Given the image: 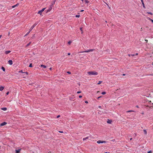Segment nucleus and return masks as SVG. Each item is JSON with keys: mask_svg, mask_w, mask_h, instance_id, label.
Here are the masks:
<instances>
[{"mask_svg": "<svg viewBox=\"0 0 153 153\" xmlns=\"http://www.w3.org/2000/svg\"><path fill=\"white\" fill-rule=\"evenodd\" d=\"M41 67H42L44 68H46V66L44 65H41Z\"/></svg>", "mask_w": 153, "mask_h": 153, "instance_id": "ddd939ff", "label": "nucleus"}, {"mask_svg": "<svg viewBox=\"0 0 153 153\" xmlns=\"http://www.w3.org/2000/svg\"><path fill=\"white\" fill-rule=\"evenodd\" d=\"M59 132H60V133H63V131H59Z\"/></svg>", "mask_w": 153, "mask_h": 153, "instance_id": "a18cd8bd", "label": "nucleus"}, {"mask_svg": "<svg viewBox=\"0 0 153 153\" xmlns=\"http://www.w3.org/2000/svg\"><path fill=\"white\" fill-rule=\"evenodd\" d=\"M1 109L2 110H3L4 111H5L7 110V108H1Z\"/></svg>", "mask_w": 153, "mask_h": 153, "instance_id": "2eb2a0df", "label": "nucleus"}, {"mask_svg": "<svg viewBox=\"0 0 153 153\" xmlns=\"http://www.w3.org/2000/svg\"><path fill=\"white\" fill-rule=\"evenodd\" d=\"M131 56H134V54H131Z\"/></svg>", "mask_w": 153, "mask_h": 153, "instance_id": "49530a36", "label": "nucleus"}, {"mask_svg": "<svg viewBox=\"0 0 153 153\" xmlns=\"http://www.w3.org/2000/svg\"><path fill=\"white\" fill-rule=\"evenodd\" d=\"M85 102L86 103H88V102L87 101H85Z\"/></svg>", "mask_w": 153, "mask_h": 153, "instance_id": "a19ab883", "label": "nucleus"}, {"mask_svg": "<svg viewBox=\"0 0 153 153\" xmlns=\"http://www.w3.org/2000/svg\"><path fill=\"white\" fill-rule=\"evenodd\" d=\"M1 36H2V35H0V38H1Z\"/></svg>", "mask_w": 153, "mask_h": 153, "instance_id": "864d4df0", "label": "nucleus"}, {"mask_svg": "<svg viewBox=\"0 0 153 153\" xmlns=\"http://www.w3.org/2000/svg\"><path fill=\"white\" fill-rule=\"evenodd\" d=\"M82 97V96L81 95H79V98H81Z\"/></svg>", "mask_w": 153, "mask_h": 153, "instance_id": "58836bf2", "label": "nucleus"}, {"mask_svg": "<svg viewBox=\"0 0 153 153\" xmlns=\"http://www.w3.org/2000/svg\"><path fill=\"white\" fill-rule=\"evenodd\" d=\"M10 52H11V51H6L5 52V54H8V53H9Z\"/></svg>", "mask_w": 153, "mask_h": 153, "instance_id": "6e6552de", "label": "nucleus"}, {"mask_svg": "<svg viewBox=\"0 0 153 153\" xmlns=\"http://www.w3.org/2000/svg\"><path fill=\"white\" fill-rule=\"evenodd\" d=\"M9 94V92H7V93H6V95H7Z\"/></svg>", "mask_w": 153, "mask_h": 153, "instance_id": "79ce46f5", "label": "nucleus"}, {"mask_svg": "<svg viewBox=\"0 0 153 153\" xmlns=\"http://www.w3.org/2000/svg\"><path fill=\"white\" fill-rule=\"evenodd\" d=\"M150 20L152 22V23H153V20L151 19L150 18H149Z\"/></svg>", "mask_w": 153, "mask_h": 153, "instance_id": "2f4dec72", "label": "nucleus"}, {"mask_svg": "<svg viewBox=\"0 0 153 153\" xmlns=\"http://www.w3.org/2000/svg\"><path fill=\"white\" fill-rule=\"evenodd\" d=\"M31 31H30H30H28L25 35V36H26L28 34L30 33V32Z\"/></svg>", "mask_w": 153, "mask_h": 153, "instance_id": "aec40b11", "label": "nucleus"}, {"mask_svg": "<svg viewBox=\"0 0 153 153\" xmlns=\"http://www.w3.org/2000/svg\"><path fill=\"white\" fill-rule=\"evenodd\" d=\"M85 2L86 4H88L89 3V1L88 0H85Z\"/></svg>", "mask_w": 153, "mask_h": 153, "instance_id": "4468645a", "label": "nucleus"}, {"mask_svg": "<svg viewBox=\"0 0 153 153\" xmlns=\"http://www.w3.org/2000/svg\"><path fill=\"white\" fill-rule=\"evenodd\" d=\"M56 0H53V3L52 4V5H53L55 4V2H56Z\"/></svg>", "mask_w": 153, "mask_h": 153, "instance_id": "412c9836", "label": "nucleus"}, {"mask_svg": "<svg viewBox=\"0 0 153 153\" xmlns=\"http://www.w3.org/2000/svg\"><path fill=\"white\" fill-rule=\"evenodd\" d=\"M94 49H89V50H88L87 51H84L83 52H86V53H88V52H92V51H94Z\"/></svg>", "mask_w": 153, "mask_h": 153, "instance_id": "7ed1b4c3", "label": "nucleus"}, {"mask_svg": "<svg viewBox=\"0 0 153 153\" xmlns=\"http://www.w3.org/2000/svg\"><path fill=\"white\" fill-rule=\"evenodd\" d=\"M136 107H137V108H138V107H138V106H137H137H136Z\"/></svg>", "mask_w": 153, "mask_h": 153, "instance_id": "6e6d98bb", "label": "nucleus"}, {"mask_svg": "<svg viewBox=\"0 0 153 153\" xmlns=\"http://www.w3.org/2000/svg\"><path fill=\"white\" fill-rule=\"evenodd\" d=\"M145 41L146 42H148V40L147 39H145Z\"/></svg>", "mask_w": 153, "mask_h": 153, "instance_id": "8fccbe9b", "label": "nucleus"}, {"mask_svg": "<svg viewBox=\"0 0 153 153\" xmlns=\"http://www.w3.org/2000/svg\"><path fill=\"white\" fill-rule=\"evenodd\" d=\"M70 54H71V53H68V55H70Z\"/></svg>", "mask_w": 153, "mask_h": 153, "instance_id": "de8ad7c7", "label": "nucleus"}, {"mask_svg": "<svg viewBox=\"0 0 153 153\" xmlns=\"http://www.w3.org/2000/svg\"><path fill=\"white\" fill-rule=\"evenodd\" d=\"M87 73L90 75H97L98 74V73L95 71H89Z\"/></svg>", "mask_w": 153, "mask_h": 153, "instance_id": "f257e3e1", "label": "nucleus"}, {"mask_svg": "<svg viewBox=\"0 0 153 153\" xmlns=\"http://www.w3.org/2000/svg\"><path fill=\"white\" fill-rule=\"evenodd\" d=\"M152 152V151H150L148 152L147 153H151Z\"/></svg>", "mask_w": 153, "mask_h": 153, "instance_id": "473e14b6", "label": "nucleus"}, {"mask_svg": "<svg viewBox=\"0 0 153 153\" xmlns=\"http://www.w3.org/2000/svg\"><path fill=\"white\" fill-rule=\"evenodd\" d=\"M141 0V2L142 3V4H143V7H144V8H145V5L143 1V0Z\"/></svg>", "mask_w": 153, "mask_h": 153, "instance_id": "9d476101", "label": "nucleus"}, {"mask_svg": "<svg viewBox=\"0 0 153 153\" xmlns=\"http://www.w3.org/2000/svg\"><path fill=\"white\" fill-rule=\"evenodd\" d=\"M112 122V121L111 120H109V119H108L107 121V123H108L111 124Z\"/></svg>", "mask_w": 153, "mask_h": 153, "instance_id": "1a4fd4ad", "label": "nucleus"}, {"mask_svg": "<svg viewBox=\"0 0 153 153\" xmlns=\"http://www.w3.org/2000/svg\"><path fill=\"white\" fill-rule=\"evenodd\" d=\"M24 73H25L26 74V75H28V73L27 72H24Z\"/></svg>", "mask_w": 153, "mask_h": 153, "instance_id": "c85d7f7f", "label": "nucleus"}, {"mask_svg": "<svg viewBox=\"0 0 153 153\" xmlns=\"http://www.w3.org/2000/svg\"><path fill=\"white\" fill-rule=\"evenodd\" d=\"M107 153V152H105L104 153Z\"/></svg>", "mask_w": 153, "mask_h": 153, "instance_id": "0e129e2a", "label": "nucleus"}, {"mask_svg": "<svg viewBox=\"0 0 153 153\" xmlns=\"http://www.w3.org/2000/svg\"><path fill=\"white\" fill-rule=\"evenodd\" d=\"M16 7V6H15V5H14V6H13L12 7L13 8H14V7Z\"/></svg>", "mask_w": 153, "mask_h": 153, "instance_id": "c03bdc74", "label": "nucleus"}, {"mask_svg": "<svg viewBox=\"0 0 153 153\" xmlns=\"http://www.w3.org/2000/svg\"><path fill=\"white\" fill-rule=\"evenodd\" d=\"M32 67V64L31 63L29 65V67Z\"/></svg>", "mask_w": 153, "mask_h": 153, "instance_id": "a878e982", "label": "nucleus"}, {"mask_svg": "<svg viewBox=\"0 0 153 153\" xmlns=\"http://www.w3.org/2000/svg\"><path fill=\"white\" fill-rule=\"evenodd\" d=\"M88 137H87L85 138H83V140H86V139H88Z\"/></svg>", "mask_w": 153, "mask_h": 153, "instance_id": "dca6fc26", "label": "nucleus"}, {"mask_svg": "<svg viewBox=\"0 0 153 153\" xmlns=\"http://www.w3.org/2000/svg\"><path fill=\"white\" fill-rule=\"evenodd\" d=\"M9 64L10 65H12L13 64V61L11 60H10L8 61Z\"/></svg>", "mask_w": 153, "mask_h": 153, "instance_id": "0eeeda50", "label": "nucleus"}, {"mask_svg": "<svg viewBox=\"0 0 153 153\" xmlns=\"http://www.w3.org/2000/svg\"><path fill=\"white\" fill-rule=\"evenodd\" d=\"M67 73L69 74H71V72H70V71H67Z\"/></svg>", "mask_w": 153, "mask_h": 153, "instance_id": "c9c22d12", "label": "nucleus"}, {"mask_svg": "<svg viewBox=\"0 0 153 153\" xmlns=\"http://www.w3.org/2000/svg\"><path fill=\"white\" fill-rule=\"evenodd\" d=\"M80 29L81 30V31L82 32V27H81V28H80Z\"/></svg>", "mask_w": 153, "mask_h": 153, "instance_id": "72a5a7b5", "label": "nucleus"}, {"mask_svg": "<svg viewBox=\"0 0 153 153\" xmlns=\"http://www.w3.org/2000/svg\"><path fill=\"white\" fill-rule=\"evenodd\" d=\"M81 92V91H79L77 92V94H79V93H80Z\"/></svg>", "mask_w": 153, "mask_h": 153, "instance_id": "ea45409f", "label": "nucleus"}, {"mask_svg": "<svg viewBox=\"0 0 153 153\" xmlns=\"http://www.w3.org/2000/svg\"><path fill=\"white\" fill-rule=\"evenodd\" d=\"M81 1H83V0H81Z\"/></svg>", "mask_w": 153, "mask_h": 153, "instance_id": "680f3d73", "label": "nucleus"}, {"mask_svg": "<svg viewBox=\"0 0 153 153\" xmlns=\"http://www.w3.org/2000/svg\"><path fill=\"white\" fill-rule=\"evenodd\" d=\"M101 96H100L99 97H98V98H97V99H99V98H101Z\"/></svg>", "mask_w": 153, "mask_h": 153, "instance_id": "09e8293b", "label": "nucleus"}, {"mask_svg": "<svg viewBox=\"0 0 153 153\" xmlns=\"http://www.w3.org/2000/svg\"><path fill=\"white\" fill-rule=\"evenodd\" d=\"M134 137H136V136H137V134H136V133H134Z\"/></svg>", "mask_w": 153, "mask_h": 153, "instance_id": "4c0bfd02", "label": "nucleus"}, {"mask_svg": "<svg viewBox=\"0 0 153 153\" xmlns=\"http://www.w3.org/2000/svg\"><path fill=\"white\" fill-rule=\"evenodd\" d=\"M138 54V53H136V55H137Z\"/></svg>", "mask_w": 153, "mask_h": 153, "instance_id": "13d9d810", "label": "nucleus"}, {"mask_svg": "<svg viewBox=\"0 0 153 153\" xmlns=\"http://www.w3.org/2000/svg\"><path fill=\"white\" fill-rule=\"evenodd\" d=\"M106 94V92L105 91L102 92V94L103 95L105 94Z\"/></svg>", "mask_w": 153, "mask_h": 153, "instance_id": "b1692460", "label": "nucleus"}, {"mask_svg": "<svg viewBox=\"0 0 153 153\" xmlns=\"http://www.w3.org/2000/svg\"><path fill=\"white\" fill-rule=\"evenodd\" d=\"M132 139V138H131L130 139V140H131Z\"/></svg>", "mask_w": 153, "mask_h": 153, "instance_id": "4d7b16f0", "label": "nucleus"}, {"mask_svg": "<svg viewBox=\"0 0 153 153\" xmlns=\"http://www.w3.org/2000/svg\"><path fill=\"white\" fill-rule=\"evenodd\" d=\"M31 42H30L26 46V47H27L28 46H29L30 44H31Z\"/></svg>", "mask_w": 153, "mask_h": 153, "instance_id": "a211bd4d", "label": "nucleus"}, {"mask_svg": "<svg viewBox=\"0 0 153 153\" xmlns=\"http://www.w3.org/2000/svg\"><path fill=\"white\" fill-rule=\"evenodd\" d=\"M143 131L144 132V133L145 134H147V132L146 130L144 129L143 130Z\"/></svg>", "mask_w": 153, "mask_h": 153, "instance_id": "6ab92c4d", "label": "nucleus"}, {"mask_svg": "<svg viewBox=\"0 0 153 153\" xmlns=\"http://www.w3.org/2000/svg\"><path fill=\"white\" fill-rule=\"evenodd\" d=\"M7 124V123L6 122H3L2 123H1L0 124V126H4L6 125Z\"/></svg>", "mask_w": 153, "mask_h": 153, "instance_id": "39448f33", "label": "nucleus"}, {"mask_svg": "<svg viewBox=\"0 0 153 153\" xmlns=\"http://www.w3.org/2000/svg\"><path fill=\"white\" fill-rule=\"evenodd\" d=\"M4 88V87L3 86L0 87V91H2Z\"/></svg>", "mask_w": 153, "mask_h": 153, "instance_id": "f8f14e48", "label": "nucleus"}, {"mask_svg": "<svg viewBox=\"0 0 153 153\" xmlns=\"http://www.w3.org/2000/svg\"><path fill=\"white\" fill-rule=\"evenodd\" d=\"M19 72H20V73H24V72H23L22 71V70H21V71H19Z\"/></svg>", "mask_w": 153, "mask_h": 153, "instance_id": "f704fd0d", "label": "nucleus"}, {"mask_svg": "<svg viewBox=\"0 0 153 153\" xmlns=\"http://www.w3.org/2000/svg\"><path fill=\"white\" fill-rule=\"evenodd\" d=\"M37 24L35 23L30 28V31H31L33 28L37 25Z\"/></svg>", "mask_w": 153, "mask_h": 153, "instance_id": "20e7f679", "label": "nucleus"}, {"mask_svg": "<svg viewBox=\"0 0 153 153\" xmlns=\"http://www.w3.org/2000/svg\"><path fill=\"white\" fill-rule=\"evenodd\" d=\"M147 13L148 14H151V15H152V13L150 12H148Z\"/></svg>", "mask_w": 153, "mask_h": 153, "instance_id": "c756f323", "label": "nucleus"}, {"mask_svg": "<svg viewBox=\"0 0 153 153\" xmlns=\"http://www.w3.org/2000/svg\"><path fill=\"white\" fill-rule=\"evenodd\" d=\"M1 69L3 70V71H5V68L3 66L1 67Z\"/></svg>", "mask_w": 153, "mask_h": 153, "instance_id": "4be33fe9", "label": "nucleus"}, {"mask_svg": "<svg viewBox=\"0 0 153 153\" xmlns=\"http://www.w3.org/2000/svg\"><path fill=\"white\" fill-rule=\"evenodd\" d=\"M125 74H123V76H125Z\"/></svg>", "mask_w": 153, "mask_h": 153, "instance_id": "5fc2aeb1", "label": "nucleus"}, {"mask_svg": "<svg viewBox=\"0 0 153 153\" xmlns=\"http://www.w3.org/2000/svg\"><path fill=\"white\" fill-rule=\"evenodd\" d=\"M52 9V7H50L47 10L46 13H47L48 12H50L51 10Z\"/></svg>", "mask_w": 153, "mask_h": 153, "instance_id": "423d86ee", "label": "nucleus"}, {"mask_svg": "<svg viewBox=\"0 0 153 153\" xmlns=\"http://www.w3.org/2000/svg\"><path fill=\"white\" fill-rule=\"evenodd\" d=\"M133 111H133L130 110V111H127V112H133Z\"/></svg>", "mask_w": 153, "mask_h": 153, "instance_id": "393cba45", "label": "nucleus"}, {"mask_svg": "<svg viewBox=\"0 0 153 153\" xmlns=\"http://www.w3.org/2000/svg\"><path fill=\"white\" fill-rule=\"evenodd\" d=\"M152 65H153V63H152Z\"/></svg>", "mask_w": 153, "mask_h": 153, "instance_id": "69168bd1", "label": "nucleus"}, {"mask_svg": "<svg viewBox=\"0 0 153 153\" xmlns=\"http://www.w3.org/2000/svg\"><path fill=\"white\" fill-rule=\"evenodd\" d=\"M102 82V81H99V82L97 83V84H98V85H99V84H100L101 83V82Z\"/></svg>", "mask_w": 153, "mask_h": 153, "instance_id": "7c9ffc66", "label": "nucleus"}, {"mask_svg": "<svg viewBox=\"0 0 153 153\" xmlns=\"http://www.w3.org/2000/svg\"><path fill=\"white\" fill-rule=\"evenodd\" d=\"M34 35L33 36V37L34 36Z\"/></svg>", "mask_w": 153, "mask_h": 153, "instance_id": "e2e57ef3", "label": "nucleus"}, {"mask_svg": "<svg viewBox=\"0 0 153 153\" xmlns=\"http://www.w3.org/2000/svg\"><path fill=\"white\" fill-rule=\"evenodd\" d=\"M80 16L79 15H76V17L78 18Z\"/></svg>", "mask_w": 153, "mask_h": 153, "instance_id": "cd10ccee", "label": "nucleus"}, {"mask_svg": "<svg viewBox=\"0 0 153 153\" xmlns=\"http://www.w3.org/2000/svg\"><path fill=\"white\" fill-rule=\"evenodd\" d=\"M97 143L98 144L102 143H106V141H101L100 140H99L98 141H97Z\"/></svg>", "mask_w": 153, "mask_h": 153, "instance_id": "f03ea898", "label": "nucleus"}, {"mask_svg": "<svg viewBox=\"0 0 153 153\" xmlns=\"http://www.w3.org/2000/svg\"><path fill=\"white\" fill-rule=\"evenodd\" d=\"M84 11V10H81V12H83Z\"/></svg>", "mask_w": 153, "mask_h": 153, "instance_id": "3c124183", "label": "nucleus"}, {"mask_svg": "<svg viewBox=\"0 0 153 153\" xmlns=\"http://www.w3.org/2000/svg\"><path fill=\"white\" fill-rule=\"evenodd\" d=\"M71 42L70 41L68 42V43L69 45H70L71 44Z\"/></svg>", "mask_w": 153, "mask_h": 153, "instance_id": "bb28decb", "label": "nucleus"}, {"mask_svg": "<svg viewBox=\"0 0 153 153\" xmlns=\"http://www.w3.org/2000/svg\"><path fill=\"white\" fill-rule=\"evenodd\" d=\"M60 116L59 115H58L57 116V118H58L59 117H60Z\"/></svg>", "mask_w": 153, "mask_h": 153, "instance_id": "37998d69", "label": "nucleus"}, {"mask_svg": "<svg viewBox=\"0 0 153 153\" xmlns=\"http://www.w3.org/2000/svg\"><path fill=\"white\" fill-rule=\"evenodd\" d=\"M99 108H100V107H101V106H99Z\"/></svg>", "mask_w": 153, "mask_h": 153, "instance_id": "052dcab7", "label": "nucleus"}, {"mask_svg": "<svg viewBox=\"0 0 153 153\" xmlns=\"http://www.w3.org/2000/svg\"><path fill=\"white\" fill-rule=\"evenodd\" d=\"M42 12L40 11L39 10L38 11V13L40 15H42Z\"/></svg>", "mask_w": 153, "mask_h": 153, "instance_id": "f3484780", "label": "nucleus"}, {"mask_svg": "<svg viewBox=\"0 0 153 153\" xmlns=\"http://www.w3.org/2000/svg\"><path fill=\"white\" fill-rule=\"evenodd\" d=\"M45 9V8H43L41 10H40L42 12Z\"/></svg>", "mask_w": 153, "mask_h": 153, "instance_id": "5701e85b", "label": "nucleus"}, {"mask_svg": "<svg viewBox=\"0 0 153 153\" xmlns=\"http://www.w3.org/2000/svg\"><path fill=\"white\" fill-rule=\"evenodd\" d=\"M51 69H52V68H50V70H51Z\"/></svg>", "mask_w": 153, "mask_h": 153, "instance_id": "603ef678", "label": "nucleus"}, {"mask_svg": "<svg viewBox=\"0 0 153 153\" xmlns=\"http://www.w3.org/2000/svg\"><path fill=\"white\" fill-rule=\"evenodd\" d=\"M19 5V4H18H18H16V5H15V6H16V7H17V6H18V5Z\"/></svg>", "mask_w": 153, "mask_h": 153, "instance_id": "e433bc0d", "label": "nucleus"}, {"mask_svg": "<svg viewBox=\"0 0 153 153\" xmlns=\"http://www.w3.org/2000/svg\"><path fill=\"white\" fill-rule=\"evenodd\" d=\"M21 150V149H18V150H16V153H19V152H20V151Z\"/></svg>", "mask_w": 153, "mask_h": 153, "instance_id": "9b49d317", "label": "nucleus"}, {"mask_svg": "<svg viewBox=\"0 0 153 153\" xmlns=\"http://www.w3.org/2000/svg\"><path fill=\"white\" fill-rule=\"evenodd\" d=\"M128 55L129 56H131V54H128Z\"/></svg>", "mask_w": 153, "mask_h": 153, "instance_id": "bf43d9fd", "label": "nucleus"}]
</instances>
